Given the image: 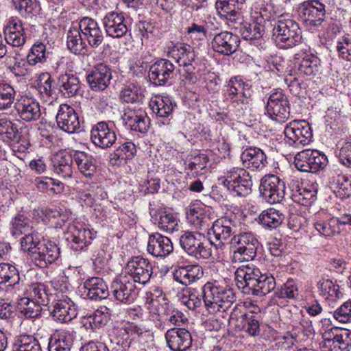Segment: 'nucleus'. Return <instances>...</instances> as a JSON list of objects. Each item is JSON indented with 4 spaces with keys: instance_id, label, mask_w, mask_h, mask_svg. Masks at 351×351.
<instances>
[{
    "instance_id": "30",
    "label": "nucleus",
    "mask_w": 351,
    "mask_h": 351,
    "mask_svg": "<svg viewBox=\"0 0 351 351\" xmlns=\"http://www.w3.org/2000/svg\"><path fill=\"white\" fill-rule=\"evenodd\" d=\"M73 344L72 333L66 330H56L49 339V351H71Z\"/></svg>"
},
{
    "instance_id": "21",
    "label": "nucleus",
    "mask_w": 351,
    "mask_h": 351,
    "mask_svg": "<svg viewBox=\"0 0 351 351\" xmlns=\"http://www.w3.org/2000/svg\"><path fill=\"white\" fill-rule=\"evenodd\" d=\"M165 339L172 351H185L192 344L191 335L185 328H174L167 330Z\"/></svg>"
},
{
    "instance_id": "27",
    "label": "nucleus",
    "mask_w": 351,
    "mask_h": 351,
    "mask_svg": "<svg viewBox=\"0 0 351 351\" xmlns=\"http://www.w3.org/2000/svg\"><path fill=\"white\" fill-rule=\"evenodd\" d=\"M243 165L252 171L261 169L267 164V156L260 148L250 147L246 148L241 155Z\"/></svg>"
},
{
    "instance_id": "23",
    "label": "nucleus",
    "mask_w": 351,
    "mask_h": 351,
    "mask_svg": "<svg viewBox=\"0 0 351 351\" xmlns=\"http://www.w3.org/2000/svg\"><path fill=\"white\" fill-rule=\"evenodd\" d=\"M125 126L131 130L145 133L149 125V119L145 111L127 109L121 117Z\"/></svg>"
},
{
    "instance_id": "57",
    "label": "nucleus",
    "mask_w": 351,
    "mask_h": 351,
    "mask_svg": "<svg viewBox=\"0 0 351 351\" xmlns=\"http://www.w3.org/2000/svg\"><path fill=\"white\" fill-rule=\"evenodd\" d=\"M275 295L278 298L296 299L299 295L297 283L293 279H289L275 292Z\"/></svg>"
},
{
    "instance_id": "12",
    "label": "nucleus",
    "mask_w": 351,
    "mask_h": 351,
    "mask_svg": "<svg viewBox=\"0 0 351 351\" xmlns=\"http://www.w3.org/2000/svg\"><path fill=\"white\" fill-rule=\"evenodd\" d=\"M132 278L121 275L112 282L110 289L115 299L125 304L132 302L137 296L136 283Z\"/></svg>"
},
{
    "instance_id": "36",
    "label": "nucleus",
    "mask_w": 351,
    "mask_h": 351,
    "mask_svg": "<svg viewBox=\"0 0 351 351\" xmlns=\"http://www.w3.org/2000/svg\"><path fill=\"white\" fill-rule=\"evenodd\" d=\"M112 311L106 306H101L84 320V326L93 330L105 326L109 322Z\"/></svg>"
},
{
    "instance_id": "7",
    "label": "nucleus",
    "mask_w": 351,
    "mask_h": 351,
    "mask_svg": "<svg viewBox=\"0 0 351 351\" xmlns=\"http://www.w3.org/2000/svg\"><path fill=\"white\" fill-rule=\"evenodd\" d=\"M328 164L325 154L317 150L305 149L298 152L294 158L295 167L300 171L315 173Z\"/></svg>"
},
{
    "instance_id": "28",
    "label": "nucleus",
    "mask_w": 351,
    "mask_h": 351,
    "mask_svg": "<svg viewBox=\"0 0 351 351\" xmlns=\"http://www.w3.org/2000/svg\"><path fill=\"white\" fill-rule=\"evenodd\" d=\"M203 269L198 265H188L178 267L173 273V279L179 283L187 286L203 276Z\"/></svg>"
},
{
    "instance_id": "16",
    "label": "nucleus",
    "mask_w": 351,
    "mask_h": 351,
    "mask_svg": "<svg viewBox=\"0 0 351 351\" xmlns=\"http://www.w3.org/2000/svg\"><path fill=\"white\" fill-rule=\"evenodd\" d=\"M242 5L243 3L239 0H217L215 3L218 16L230 27L241 20Z\"/></svg>"
},
{
    "instance_id": "33",
    "label": "nucleus",
    "mask_w": 351,
    "mask_h": 351,
    "mask_svg": "<svg viewBox=\"0 0 351 351\" xmlns=\"http://www.w3.org/2000/svg\"><path fill=\"white\" fill-rule=\"evenodd\" d=\"M79 27L88 44L101 43L104 38L98 23L93 19L84 17L79 23Z\"/></svg>"
},
{
    "instance_id": "19",
    "label": "nucleus",
    "mask_w": 351,
    "mask_h": 351,
    "mask_svg": "<svg viewBox=\"0 0 351 351\" xmlns=\"http://www.w3.org/2000/svg\"><path fill=\"white\" fill-rule=\"evenodd\" d=\"M86 79L93 90H104L112 79L111 70L104 64H98L87 74Z\"/></svg>"
},
{
    "instance_id": "10",
    "label": "nucleus",
    "mask_w": 351,
    "mask_h": 351,
    "mask_svg": "<svg viewBox=\"0 0 351 351\" xmlns=\"http://www.w3.org/2000/svg\"><path fill=\"white\" fill-rule=\"evenodd\" d=\"M147 332V330L142 325L128 321L121 327L116 329L115 343L121 351H129L134 344L136 337H143Z\"/></svg>"
},
{
    "instance_id": "1",
    "label": "nucleus",
    "mask_w": 351,
    "mask_h": 351,
    "mask_svg": "<svg viewBox=\"0 0 351 351\" xmlns=\"http://www.w3.org/2000/svg\"><path fill=\"white\" fill-rule=\"evenodd\" d=\"M202 297L206 309L210 313L225 312L236 301L232 289L210 282L202 287V293L195 289H186L180 300L189 309L196 310L202 306Z\"/></svg>"
},
{
    "instance_id": "60",
    "label": "nucleus",
    "mask_w": 351,
    "mask_h": 351,
    "mask_svg": "<svg viewBox=\"0 0 351 351\" xmlns=\"http://www.w3.org/2000/svg\"><path fill=\"white\" fill-rule=\"evenodd\" d=\"M136 154V146L131 141L123 143L114 152V157L122 160L132 159Z\"/></svg>"
},
{
    "instance_id": "40",
    "label": "nucleus",
    "mask_w": 351,
    "mask_h": 351,
    "mask_svg": "<svg viewBox=\"0 0 351 351\" xmlns=\"http://www.w3.org/2000/svg\"><path fill=\"white\" fill-rule=\"evenodd\" d=\"M295 58L297 60L302 58L298 67V70L301 73L310 77H314L318 73L319 60L316 57L302 52V53H296Z\"/></svg>"
},
{
    "instance_id": "44",
    "label": "nucleus",
    "mask_w": 351,
    "mask_h": 351,
    "mask_svg": "<svg viewBox=\"0 0 351 351\" xmlns=\"http://www.w3.org/2000/svg\"><path fill=\"white\" fill-rule=\"evenodd\" d=\"M33 222L23 215L19 214L12 218L11 221V234L12 236L19 237L29 233L34 230Z\"/></svg>"
},
{
    "instance_id": "48",
    "label": "nucleus",
    "mask_w": 351,
    "mask_h": 351,
    "mask_svg": "<svg viewBox=\"0 0 351 351\" xmlns=\"http://www.w3.org/2000/svg\"><path fill=\"white\" fill-rule=\"evenodd\" d=\"M14 351H42L38 340L32 335H21L16 339Z\"/></svg>"
},
{
    "instance_id": "52",
    "label": "nucleus",
    "mask_w": 351,
    "mask_h": 351,
    "mask_svg": "<svg viewBox=\"0 0 351 351\" xmlns=\"http://www.w3.org/2000/svg\"><path fill=\"white\" fill-rule=\"evenodd\" d=\"M189 48L186 46H180L179 48L177 45H173L171 50L172 57L177 60V62L179 63L180 66L186 64H191L195 59V53L193 50H191L190 45H188Z\"/></svg>"
},
{
    "instance_id": "13",
    "label": "nucleus",
    "mask_w": 351,
    "mask_h": 351,
    "mask_svg": "<svg viewBox=\"0 0 351 351\" xmlns=\"http://www.w3.org/2000/svg\"><path fill=\"white\" fill-rule=\"evenodd\" d=\"M269 117L278 122H285L289 117V104L282 90H277L269 97L266 106Z\"/></svg>"
},
{
    "instance_id": "42",
    "label": "nucleus",
    "mask_w": 351,
    "mask_h": 351,
    "mask_svg": "<svg viewBox=\"0 0 351 351\" xmlns=\"http://www.w3.org/2000/svg\"><path fill=\"white\" fill-rule=\"evenodd\" d=\"M154 220L158 227L162 231L173 233L179 230L178 219L173 214L165 210H159Z\"/></svg>"
},
{
    "instance_id": "39",
    "label": "nucleus",
    "mask_w": 351,
    "mask_h": 351,
    "mask_svg": "<svg viewBox=\"0 0 351 351\" xmlns=\"http://www.w3.org/2000/svg\"><path fill=\"white\" fill-rule=\"evenodd\" d=\"M297 27V24L290 19H280L274 28V36H276L278 42L288 41L292 43L290 38H293L292 34L294 33Z\"/></svg>"
},
{
    "instance_id": "32",
    "label": "nucleus",
    "mask_w": 351,
    "mask_h": 351,
    "mask_svg": "<svg viewBox=\"0 0 351 351\" xmlns=\"http://www.w3.org/2000/svg\"><path fill=\"white\" fill-rule=\"evenodd\" d=\"M84 293L90 300L105 299L108 295V289L102 278L93 277L84 283Z\"/></svg>"
},
{
    "instance_id": "46",
    "label": "nucleus",
    "mask_w": 351,
    "mask_h": 351,
    "mask_svg": "<svg viewBox=\"0 0 351 351\" xmlns=\"http://www.w3.org/2000/svg\"><path fill=\"white\" fill-rule=\"evenodd\" d=\"M150 106L152 111L162 118H168L173 110L171 101L167 97H156L154 100L151 101Z\"/></svg>"
},
{
    "instance_id": "29",
    "label": "nucleus",
    "mask_w": 351,
    "mask_h": 351,
    "mask_svg": "<svg viewBox=\"0 0 351 351\" xmlns=\"http://www.w3.org/2000/svg\"><path fill=\"white\" fill-rule=\"evenodd\" d=\"M94 237V232L82 225H80L74 227L68 239L71 241V247L74 251L81 252L90 245Z\"/></svg>"
},
{
    "instance_id": "17",
    "label": "nucleus",
    "mask_w": 351,
    "mask_h": 351,
    "mask_svg": "<svg viewBox=\"0 0 351 351\" xmlns=\"http://www.w3.org/2000/svg\"><path fill=\"white\" fill-rule=\"evenodd\" d=\"M175 66L169 60L160 59L153 64L149 70L148 77L156 86H162L173 78Z\"/></svg>"
},
{
    "instance_id": "54",
    "label": "nucleus",
    "mask_w": 351,
    "mask_h": 351,
    "mask_svg": "<svg viewBox=\"0 0 351 351\" xmlns=\"http://www.w3.org/2000/svg\"><path fill=\"white\" fill-rule=\"evenodd\" d=\"M200 240H204V234L197 232H185L180 237V245L189 254V250H193Z\"/></svg>"
},
{
    "instance_id": "14",
    "label": "nucleus",
    "mask_w": 351,
    "mask_h": 351,
    "mask_svg": "<svg viewBox=\"0 0 351 351\" xmlns=\"http://www.w3.org/2000/svg\"><path fill=\"white\" fill-rule=\"evenodd\" d=\"M50 315L55 322L68 323L76 317L77 306L70 298L62 295L53 302Z\"/></svg>"
},
{
    "instance_id": "26",
    "label": "nucleus",
    "mask_w": 351,
    "mask_h": 351,
    "mask_svg": "<svg viewBox=\"0 0 351 351\" xmlns=\"http://www.w3.org/2000/svg\"><path fill=\"white\" fill-rule=\"evenodd\" d=\"M0 137L8 143H19L21 141V145L24 149H27L30 146L29 141L21 138L19 125L7 118L0 119Z\"/></svg>"
},
{
    "instance_id": "58",
    "label": "nucleus",
    "mask_w": 351,
    "mask_h": 351,
    "mask_svg": "<svg viewBox=\"0 0 351 351\" xmlns=\"http://www.w3.org/2000/svg\"><path fill=\"white\" fill-rule=\"evenodd\" d=\"M252 22L248 25L245 28V32H243V37L245 40H256L262 38L264 30L265 25H259V21L252 19Z\"/></svg>"
},
{
    "instance_id": "49",
    "label": "nucleus",
    "mask_w": 351,
    "mask_h": 351,
    "mask_svg": "<svg viewBox=\"0 0 351 351\" xmlns=\"http://www.w3.org/2000/svg\"><path fill=\"white\" fill-rule=\"evenodd\" d=\"M42 243L43 242L40 240L38 232L35 230L25 234L21 239V249L24 252H27L31 254L32 257H33L34 253L37 252V247H40Z\"/></svg>"
},
{
    "instance_id": "6",
    "label": "nucleus",
    "mask_w": 351,
    "mask_h": 351,
    "mask_svg": "<svg viewBox=\"0 0 351 351\" xmlns=\"http://www.w3.org/2000/svg\"><path fill=\"white\" fill-rule=\"evenodd\" d=\"M285 183L276 175H265L261 180V196L269 204L280 202L285 195Z\"/></svg>"
},
{
    "instance_id": "5",
    "label": "nucleus",
    "mask_w": 351,
    "mask_h": 351,
    "mask_svg": "<svg viewBox=\"0 0 351 351\" xmlns=\"http://www.w3.org/2000/svg\"><path fill=\"white\" fill-rule=\"evenodd\" d=\"M326 12V5L320 0L306 1L298 8L299 18L308 27L321 25L325 20Z\"/></svg>"
},
{
    "instance_id": "35",
    "label": "nucleus",
    "mask_w": 351,
    "mask_h": 351,
    "mask_svg": "<svg viewBox=\"0 0 351 351\" xmlns=\"http://www.w3.org/2000/svg\"><path fill=\"white\" fill-rule=\"evenodd\" d=\"M75 161L78 170L84 176L91 178L96 171L97 164L95 158L84 152L75 151L73 153Z\"/></svg>"
},
{
    "instance_id": "59",
    "label": "nucleus",
    "mask_w": 351,
    "mask_h": 351,
    "mask_svg": "<svg viewBox=\"0 0 351 351\" xmlns=\"http://www.w3.org/2000/svg\"><path fill=\"white\" fill-rule=\"evenodd\" d=\"M25 300H26L24 303L25 306L21 310V313L27 319H36L40 317L42 311L41 306L43 304L28 298H25Z\"/></svg>"
},
{
    "instance_id": "51",
    "label": "nucleus",
    "mask_w": 351,
    "mask_h": 351,
    "mask_svg": "<svg viewBox=\"0 0 351 351\" xmlns=\"http://www.w3.org/2000/svg\"><path fill=\"white\" fill-rule=\"evenodd\" d=\"M16 92L14 88L5 82H0V110H7L14 104Z\"/></svg>"
},
{
    "instance_id": "11",
    "label": "nucleus",
    "mask_w": 351,
    "mask_h": 351,
    "mask_svg": "<svg viewBox=\"0 0 351 351\" xmlns=\"http://www.w3.org/2000/svg\"><path fill=\"white\" fill-rule=\"evenodd\" d=\"M235 226L231 220L221 217L215 220L210 228H207L210 244L216 248H222L235 233Z\"/></svg>"
},
{
    "instance_id": "18",
    "label": "nucleus",
    "mask_w": 351,
    "mask_h": 351,
    "mask_svg": "<svg viewBox=\"0 0 351 351\" xmlns=\"http://www.w3.org/2000/svg\"><path fill=\"white\" fill-rule=\"evenodd\" d=\"M56 118L58 126L66 132L73 134L80 128L77 113L71 106L67 104L60 106Z\"/></svg>"
},
{
    "instance_id": "37",
    "label": "nucleus",
    "mask_w": 351,
    "mask_h": 351,
    "mask_svg": "<svg viewBox=\"0 0 351 351\" xmlns=\"http://www.w3.org/2000/svg\"><path fill=\"white\" fill-rule=\"evenodd\" d=\"M27 29L22 27L20 21L13 20L10 25L5 29L4 39L7 44H25L29 42V37L27 36Z\"/></svg>"
},
{
    "instance_id": "63",
    "label": "nucleus",
    "mask_w": 351,
    "mask_h": 351,
    "mask_svg": "<svg viewBox=\"0 0 351 351\" xmlns=\"http://www.w3.org/2000/svg\"><path fill=\"white\" fill-rule=\"evenodd\" d=\"M335 319L342 323H347L351 319V300L345 302L333 313Z\"/></svg>"
},
{
    "instance_id": "22",
    "label": "nucleus",
    "mask_w": 351,
    "mask_h": 351,
    "mask_svg": "<svg viewBox=\"0 0 351 351\" xmlns=\"http://www.w3.org/2000/svg\"><path fill=\"white\" fill-rule=\"evenodd\" d=\"M37 250V252L34 253L32 259L35 265L40 268H45L48 265L53 263L60 257V250L53 242H43Z\"/></svg>"
},
{
    "instance_id": "56",
    "label": "nucleus",
    "mask_w": 351,
    "mask_h": 351,
    "mask_svg": "<svg viewBox=\"0 0 351 351\" xmlns=\"http://www.w3.org/2000/svg\"><path fill=\"white\" fill-rule=\"evenodd\" d=\"M121 97L127 103H143L145 95L144 90L141 87L130 86L125 88L121 92Z\"/></svg>"
},
{
    "instance_id": "64",
    "label": "nucleus",
    "mask_w": 351,
    "mask_h": 351,
    "mask_svg": "<svg viewBox=\"0 0 351 351\" xmlns=\"http://www.w3.org/2000/svg\"><path fill=\"white\" fill-rule=\"evenodd\" d=\"M335 342L343 351H351V331L343 330L339 334L337 333Z\"/></svg>"
},
{
    "instance_id": "61",
    "label": "nucleus",
    "mask_w": 351,
    "mask_h": 351,
    "mask_svg": "<svg viewBox=\"0 0 351 351\" xmlns=\"http://www.w3.org/2000/svg\"><path fill=\"white\" fill-rule=\"evenodd\" d=\"M199 243L191 251L189 250V255L195 257L197 259H208L212 255L211 249L209 247L208 244L206 242V239L200 240Z\"/></svg>"
},
{
    "instance_id": "20",
    "label": "nucleus",
    "mask_w": 351,
    "mask_h": 351,
    "mask_svg": "<svg viewBox=\"0 0 351 351\" xmlns=\"http://www.w3.org/2000/svg\"><path fill=\"white\" fill-rule=\"evenodd\" d=\"M19 117L27 122L37 121L41 116L39 103L34 98L21 97L14 104Z\"/></svg>"
},
{
    "instance_id": "38",
    "label": "nucleus",
    "mask_w": 351,
    "mask_h": 351,
    "mask_svg": "<svg viewBox=\"0 0 351 351\" xmlns=\"http://www.w3.org/2000/svg\"><path fill=\"white\" fill-rule=\"evenodd\" d=\"M317 193V186L314 184H306L299 187L293 191L291 198L293 201L299 204L308 206L316 199Z\"/></svg>"
},
{
    "instance_id": "62",
    "label": "nucleus",
    "mask_w": 351,
    "mask_h": 351,
    "mask_svg": "<svg viewBox=\"0 0 351 351\" xmlns=\"http://www.w3.org/2000/svg\"><path fill=\"white\" fill-rule=\"evenodd\" d=\"M30 295L32 298L31 300L46 305L48 302V294L46 291V287L43 284H34L31 287Z\"/></svg>"
},
{
    "instance_id": "55",
    "label": "nucleus",
    "mask_w": 351,
    "mask_h": 351,
    "mask_svg": "<svg viewBox=\"0 0 351 351\" xmlns=\"http://www.w3.org/2000/svg\"><path fill=\"white\" fill-rule=\"evenodd\" d=\"M15 8L21 14L36 15L40 11V6L37 0H12Z\"/></svg>"
},
{
    "instance_id": "47",
    "label": "nucleus",
    "mask_w": 351,
    "mask_h": 351,
    "mask_svg": "<svg viewBox=\"0 0 351 351\" xmlns=\"http://www.w3.org/2000/svg\"><path fill=\"white\" fill-rule=\"evenodd\" d=\"M37 189L41 192H51L60 194L64 191V184L59 180L52 178L42 177L35 180Z\"/></svg>"
},
{
    "instance_id": "25",
    "label": "nucleus",
    "mask_w": 351,
    "mask_h": 351,
    "mask_svg": "<svg viewBox=\"0 0 351 351\" xmlns=\"http://www.w3.org/2000/svg\"><path fill=\"white\" fill-rule=\"evenodd\" d=\"M52 170L62 178H71L73 175V154L61 150L51 158Z\"/></svg>"
},
{
    "instance_id": "43",
    "label": "nucleus",
    "mask_w": 351,
    "mask_h": 351,
    "mask_svg": "<svg viewBox=\"0 0 351 351\" xmlns=\"http://www.w3.org/2000/svg\"><path fill=\"white\" fill-rule=\"evenodd\" d=\"M20 276L15 266L5 263H0V285L8 283V287L19 285Z\"/></svg>"
},
{
    "instance_id": "24",
    "label": "nucleus",
    "mask_w": 351,
    "mask_h": 351,
    "mask_svg": "<svg viewBox=\"0 0 351 351\" xmlns=\"http://www.w3.org/2000/svg\"><path fill=\"white\" fill-rule=\"evenodd\" d=\"M147 250L154 257L165 258L173 252V246L170 239L154 233L149 237Z\"/></svg>"
},
{
    "instance_id": "41",
    "label": "nucleus",
    "mask_w": 351,
    "mask_h": 351,
    "mask_svg": "<svg viewBox=\"0 0 351 351\" xmlns=\"http://www.w3.org/2000/svg\"><path fill=\"white\" fill-rule=\"evenodd\" d=\"M60 90L66 97H71L77 94L80 89V81L72 73L62 75L58 80Z\"/></svg>"
},
{
    "instance_id": "34",
    "label": "nucleus",
    "mask_w": 351,
    "mask_h": 351,
    "mask_svg": "<svg viewBox=\"0 0 351 351\" xmlns=\"http://www.w3.org/2000/svg\"><path fill=\"white\" fill-rule=\"evenodd\" d=\"M186 218L191 224L199 230H206L211 223L206 208L199 205L189 206L186 212Z\"/></svg>"
},
{
    "instance_id": "53",
    "label": "nucleus",
    "mask_w": 351,
    "mask_h": 351,
    "mask_svg": "<svg viewBox=\"0 0 351 351\" xmlns=\"http://www.w3.org/2000/svg\"><path fill=\"white\" fill-rule=\"evenodd\" d=\"M317 286L320 293L324 296L327 295V298H330L332 300H334L341 296L339 285H335L329 279L320 280L317 282Z\"/></svg>"
},
{
    "instance_id": "4",
    "label": "nucleus",
    "mask_w": 351,
    "mask_h": 351,
    "mask_svg": "<svg viewBox=\"0 0 351 351\" xmlns=\"http://www.w3.org/2000/svg\"><path fill=\"white\" fill-rule=\"evenodd\" d=\"M234 263L248 262L256 256L258 241L252 232H241L230 239Z\"/></svg>"
},
{
    "instance_id": "15",
    "label": "nucleus",
    "mask_w": 351,
    "mask_h": 351,
    "mask_svg": "<svg viewBox=\"0 0 351 351\" xmlns=\"http://www.w3.org/2000/svg\"><path fill=\"white\" fill-rule=\"evenodd\" d=\"M110 122L99 121L90 131L91 142L101 149L111 147L117 140V135Z\"/></svg>"
},
{
    "instance_id": "3",
    "label": "nucleus",
    "mask_w": 351,
    "mask_h": 351,
    "mask_svg": "<svg viewBox=\"0 0 351 351\" xmlns=\"http://www.w3.org/2000/svg\"><path fill=\"white\" fill-rule=\"evenodd\" d=\"M218 180L220 184L231 191L234 195L246 197L252 192V176L243 168L232 167Z\"/></svg>"
},
{
    "instance_id": "8",
    "label": "nucleus",
    "mask_w": 351,
    "mask_h": 351,
    "mask_svg": "<svg viewBox=\"0 0 351 351\" xmlns=\"http://www.w3.org/2000/svg\"><path fill=\"white\" fill-rule=\"evenodd\" d=\"M125 276L132 278V281L143 285L149 282L153 274V266L151 262L141 256L130 258L125 266Z\"/></svg>"
},
{
    "instance_id": "2",
    "label": "nucleus",
    "mask_w": 351,
    "mask_h": 351,
    "mask_svg": "<svg viewBox=\"0 0 351 351\" xmlns=\"http://www.w3.org/2000/svg\"><path fill=\"white\" fill-rule=\"evenodd\" d=\"M236 285L245 294L262 297L274 290L276 283L274 276L263 274L258 268L249 265L237 269Z\"/></svg>"
},
{
    "instance_id": "9",
    "label": "nucleus",
    "mask_w": 351,
    "mask_h": 351,
    "mask_svg": "<svg viewBox=\"0 0 351 351\" xmlns=\"http://www.w3.org/2000/svg\"><path fill=\"white\" fill-rule=\"evenodd\" d=\"M284 133L286 142L295 147L308 145L313 137L311 128L305 120L291 121L286 126Z\"/></svg>"
},
{
    "instance_id": "50",
    "label": "nucleus",
    "mask_w": 351,
    "mask_h": 351,
    "mask_svg": "<svg viewBox=\"0 0 351 351\" xmlns=\"http://www.w3.org/2000/svg\"><path fill=\"white\" fill-rule=\"evenodd\" d=\"M337 218L336 219H330L327 221L317 220L314 223L316 230L324 237H332L338 234L339 232Z\"/></svg>"
},
{
    "instance_id": "31",
    "label": "nucleus",
    "mask_w": 351,
    "mask_h": 351,
    "mask_svg": "<svg viewBox=\"0 0 351 351\" xmlns=\"http://www.w3.org/2000/svg\"><path fill=\"white\" fill-rule=\"evenodd\" d=\"M123 21L122 15L114 12L107 14L104 19L106 34L113 38H119L125 34L128 27Z\"/></svg>"
},
{
    "instance_id": "45",
    "label": "nucleus",
    "mask_w": 351,
    "mask_h": 351,
    "mask_svg": "<svg viewBox=\"0 0 351 351\" xmlns=\"http://www.w3.org/2000/svg\"><path fill=\"white\" fill-rule=\"evenodd\" d=\"M260 223L265 227L270 229L278 228L283 221L284 215L274 208L264 210L259 215Z\"/></svg>"
}]
</instances>
